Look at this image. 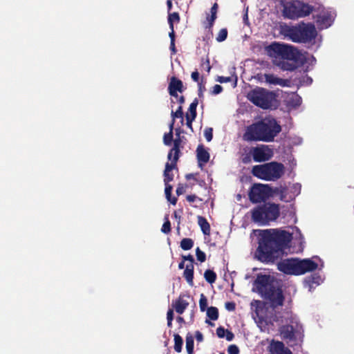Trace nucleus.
Returning a JSON list of instances; mask_svg holds the SVG:
<instances>
[{
    "label": "nucleus",
    "instance_id": "obj_37",
    "mask_svg": "<svg viewBox=\"0 0 354 354\" xmlns=\"http://www.w3.org/2000/svg\"><path fill=\"white\" fill-rule=\"evenodd\" d=\"M180 20L179 15L177 12H173L169 15L168 17V23L169 24V26H171V24H174V21L178 22Z\"/></svg>",
    "mask_w": 354,
    "mask_h": 354
},
{
    "label": "nucleus",
    "instance_id": "obj_23",
    "mask_svg": "<svg viewBox=\"0 0 354 354\" xmlns=\"http://www.w3.org/2000/svg\"><path fill=\"white\" fill-rule=\"evenodd\" d=\"M176 162L171 163L167 162L164 171V182L165 184L169 183L173 180L174 175L171 173L172 169L174 168Z\"/></svg>",
    "mask_w": 354,
    "mask_h": 354
},
{
    "label": "nucleus",
    "instance_id": "obj_12",
    "mask_svg": "<svg viewBox=\"0 0 354 354\" xmlns=\"http://www.w3.org/2000/svg\"><path fill=\"white\" fill-rule=\"evenodd\" d=\"M253 309L252 317L260 328L261 330H265L268 325L267 308L264 302L254 300L251 303Z\"/></svg>",
    "mask_w": 354,
    "mask_h": 354
},
{
    "label": "nucleus",
    "instance_id": "obj_53",
    "mask_svg": "<svg viewBox=\"0 0 354 354\" xmlns=\"http://www.w3.org/2000/svg\"><path fill=\"white\" fill-rule=\"evenodd\" d=\"M225 307L228 310H234L235 309V304L232 302H229L225 304Z\"/></svg>",
    "mask_w": 354,
    "mask_h": 354
},
{
    "label": "nucleus",
    "instance_id": "obj_62",
    "mask_svg": "<svg viewBox=\"0 0 354 354\" xmlns=\"http://www.w3.org/2000/svg\"><path fill=\"white\" fill-rule=\"evenodd\" d=\"M167 6L168 10H170L171 9V8H172L171 0H167Z\"/></svg>",
    "mask_w": 354,
    "mask_h": 354
},
{
    "label": "nucleus",
    "instance_id": "obj_4",
    "mask_svg": "<svg viewBox=\"0 0 354 354\" xmlns=\"http://www.w3.org/2000/svg\"><path fill=\"white\" fill-rule=\"evenodd\" d=\"M323 268L324 262L317 256L301 260L287 259L277 263L278 270L287 274L300 275L317 269L322 270Z\"/></svg>",
    "mask_w": 354,
    "mask_h": 354
},
{
    "label": "nucleus",
    "instance_id": "obj_46",
    "mask_svg": "<svg viewBox=\"0 0 354 354\" xmlns=\"http://www.w3.org/2000/svg\"><path fill=\"white\" fill-rule=\"evenodd\" d=\"M226 330L224 328L220 326L216 329V335L218 337L223 338L225 335Z\"/></svg>",
    "mask_w": 354,
    "mask_h": 354
},
{
    "label": "nucleus",
    "instance_id": "obj_25",
    "mask_svg": "<svg viewBox=\"0 0 354 354\" xmlns=\"http://www.w3.org/2000/svg\"><path fill=\"white\" fill-rule=\"evenodd\" d=\"M198 223L201 227V229L203 233L205 235H209L210 234V225L209 223L207 221L206 218L204 217L199 216H198Z\"/></svg>",
    "mask_w": 354,
    "mask_h": 354
},
{
    "label": "nucleus",
    "instance_id": "obj_26",
    "mask_svg": "<svg viewBox=\"0 0 354 354\" xmlns=\"http://www.w3.org/2000/svg\"><path fill=\"white\" fill-rule=\"evenodd\" d=\"M198 104V100L196 98L189 105L188 112L186 113V115H188L189 118L192 119H195L196 117V107Z\"/></svg>",
    "mask_w": 354,
    "mask_h": 354
},
{
    "label": "nucleus",
    "instance_id": "obj_50",
    "mask_svg": "<svg viewBox=\"0 0 354 354\" xmlns=\"http://www.w3.org/2000/svg\"><path fill=\"white\" fill-rule=\"evenodd\" d=\"M225 336L227 341H232L234 337V334L232 332L229 331L228 330H226Z\"/></svg>",
    "mask_w": 354,
    "mask_h": 354
},
{
    "label": "nucleus",
    "instance_id": "obj_7",
    "mask_svg": "<svg viewBox=\"0 0 354 354\" xmlns=\"http://www.w3.org/2000/svg\"><path fill=\"white\" fill-rule=\"evenodd\" d=\"M284 173V165L275 161L255 165L252 169L254 176L267 181H276L281 178Z\"/></svg>",
    "mask_w": 354,
    "mask_h": 354
},
{
    "label": "nucleus",
    "instance_id": "obj_6",
    "mask_svg": "<svg viewBox=\"0 0 354 354\" xmlns=\"http://www.w3.org/2000/svg\"><path fill=\"white\" fill-rule=\"evenodd\" d=\"M281 33L289 40L295 43L310 42L317 36V30L311 24H302L299 26H283Z\"/></svg>",
    "mask_w": 354,
    "mask_h": 354
},
{
    "label": "nucleus",
    "instance_id": "obj_16",
    "mask_svg": "<svg viewBox=\"0 0 354 354\" xmlns=\"http://www.w3.org/2000/svg\"><path fill=\"white\" fill-rule=\"evenodd\" d=\"M262 80H263L267 84L279 85L283 87L288 86L290 84L289 80L279 78L276 75L270 73L264 74Z\"/></svg>",
    "mask_w": 354,
    "mask_h": 354
},
{
    "label": "nucleus",
    "instance_id": "obj_59",
    "mask_svg": "<svg viewBox=\"0 0 354 354\" xmlns=\"http://www.w3.org/2000/svg\"><path fill=\"white\" fill-rule=\"evenodd\" d=\"M196 198V196L195 195H188L187 196V200L189 202H194V201H195Z\"/></svg>",
    "mask_w": 354,
    "mask_h": 354
},
{
    "label": "nucleus",
    "instance_id": "obj_58",
    "mask_svg": "<svg viewBox=\"0 0 354 354\" xmlns=\"http://www.w3.org/2000/svg\"><path fill=\"white\" fill-rule=\"evenodd\" d=\"M295 103L294 104L295 106H299L301 102V97H299L298 95L295 96Z\"/></svg>",
    "mask_w": 354,
    "mask_h": 354
},
{
    "label": "nucleus",
    "instance_id": "obj_28",
    "mask_svg": "<svg viewBox=\"0 0 354 354\" xmlns=\"http://www.w3.org/2000/svg\"><path fill=\"white\" fill-rule=\"evenodd\" d=\"M186 349L188 354H193L194 337L190 334H187L186 336Z\"/></svg>",
    "mask_w": 354,
    "mask_h": 354
},
{
    "label": "nucleus",
    "instance_id": "obj_44",
    "mask_svg": "<svg viewBox=\"0 0 354 354\" xmlns=\"http://www.w3.org/2000/svg\"><path fill=\"white\" fill-rule=\"evenodd\" d=\"M233 80L232 77H224V76H218L216 79V81L220 83H227L232 82Z\"/></svg>",
    "mask_w": 354,
    "mask_h": 354
},
{
    "label": "nucleus",
    "instance_id": "obj_48",
    "mask_svg": "<svg viewBox=\"0 0 354 354\" xmlns=\"http://www.w3.org/2000/svg\"><path fill=\"white\" fill-rule=\"evenodd\" d=\"M191 77H192V79L194 82H198V80H199V73L197 71H195L192 72V73L191 75Z\"/></svg>",
    "mask_w": 354,
    "mask_h": 354
},
{
    "label": "nucleus",
    "instance_id": "obj_42",
    "mask_svg": "<svg viewBox=\"0 0 354 354\" xmlns=\"http://www.w3.org/2000/svg\"><path fill=\"white\" fill-rule=\"evenodd\" d=\"M216 19V15L211 14V15H208L207 17V21H208V26H206V28H212L214 21Z\"/></svg>",
    "mask_w": 354,
    "mask_h": 354
},
{
    "label": "nucleus",
    "instance_id": "obj_5",
    "mask_svg": "<svg viewBox=\"0 0 354 354\" xmlns=\"http://www.w3.org/2000/svg\"><path fill=\"white\" fill-rule=\"evenodd\" d=\"M254 286L261 297L270 301L272 308L283 305L284 297L282 290L273 283L269 275H257Z\"/></svg>",
    "mask_w": 354,
    "mask_h": 354
},
{
    "label": "nucleus",
    "instance_id": "obj_56",
    "mask_svg": "<svg viewBox=\"0 0 354 354\" xmlns=\"http://www.w3.org/2000/svg\"><path fill=\"white\" fill-rule=\"evenodd\" d=\"M170 50L172 52V54H176V47H175V41H171L170 42Z\"/></svg>",
    "mask_w": 354,
    "mask_h": 354
},
{
    "label": "nucleus",
    "instance_id": "obj_13",
    "mask_svg": "<svg viewBox=\"0 0 354 354\" xmlns=\"http://www.w3.org/2000/svg\"><path fill=\"white\" fill-rule=\"evenodd\" d=\"M271 189L268 185L255 184L249 193L250 201L254 203L265 201L270 196Z\"/></svg>",
    "mask_w": 354,
    "mask_h": 354
},
{
    "label": "nucleus",
    "instance_id": "obj_8",
    "mask_svg": "<svg viewBox=\"0 0 354 354\" xmlns=\"http://www.w3.org/2000/svg\"><path fill=\"white\" fill-rule=\"evenodd\" d=\"M283 318L286 324L279 329L282 338L288 342L301 339L303 335V328L297 315L288 311L285 313Z\"/></svg>",
    "mask_w": 354,
    "mask_h": 354
},
{
    "label": "nucleus",
    "instance_id": "obj_54",
    "mask_svg": "<svg viewBox=\"0 0 354 354\" xmlns=\"http://www.w3.org/2000/svg\"><path fill=\"white\" fill-rule=\"evenodd\" d=\"M217 10H218V4L216 3H215L211 8V10H210L211 14L216 15Z\"/></svg>",
    "mask_w": 354,
    "mask_h": 354
},
{
    "label": "nucleus",
    "instance_id": "obj_41",
    "mask_svg": "<svg viewBox=\"0 0 354 354\" xmlns=\"http://www.w3.org/2000/svg\"><path fill=\"white\" fill-rule=\"evenodd\" d=\"M291 192L293 194L294 196L299 194L301 191V185L299 183L293 184L290 188Z\"/></svg>",
    "mask_w": 354,
    "mask_h": 354
},
{
    "label": "nucleus",
    "instance_id": "obj_63",
    "mask_svg": "<svg viewBox=\"0 0 354 354\" xmlns=\"http://www.w3.org/2000/svg\"><path fill=\"white\" fill-rule=\"evenodd\" d=\"M174 122H175V120H172L171 124H169V132L173 133Z\"/></svg>",
    "mask_w": 354,
    "mask_h": 354
},
{
    "label": "nucleus",
    "instance_id": "obj_31",
    "mask_svg": "<svg viewBox=\"0 0 354 354\" xmlns=\"http://www.w3.org/2000/svg\"><path fill=\"white\" fill-rule=\"evenodd\" d=\"M183 339L178 334L174 335V350L180 353L182 351V346H183Z\"/></svg>",
    "mask_w": 354,
    "mask_h": 354
},
{
    "label": "nucleus",
    "instance_id": "obj_57",
    "mask_svg": "<svg viewBox=\"0 0 354 354\" xmlns=\"http://www.w3.org/2000/svg\"><path fill=\"white\" fill-rule=\"evenodd\" d=\"M184 261L185 260H187V261H189L190 263H192V264H193V262H194V258L192 255H187V256H183V257Z\"/></svg>",
    "mask_w": 354,
    "mask_h": 354
},
{
    "label": "nucleus",
    "instance_id": "obj_45",
    "mask_svg": "<svg viewBox=\"0 0 354 354\" xmlns=\"http://www.w3.org/2000/svg\"><path fill=\"white\" fill-rule=\"evenodd\" d=\"M223 91V87L219 84H216L213 86L212 94L213 95H218L221 93Z\"/></svg>",
    "mask_w": 354,
    "mask_h": 354
},
{
    "label": "nucleus",
    "instance_id": "obj_52",
    "mask_svg": "<svg viewBox=\"0 0 354 354\" xmlns=\"http://www.w3.org/2000/svg\"><path fill=\"white\" fill-rule=\"evenodd\" d=\"M195 337L198 342H202L203 340V335L200 331L196 332Z\"/></svg>",
    "mask_w": 354,
    "mask_h": 354
},
{
    "label": "nucleus",
    "instance_id": "obj_11",
    "mask_svg": "<svg viewBox=\"0 0 354 354\" xmlns=\"http://www.w3.org/2000/svg\"><path fill=\"white\" fill-rule=\"evenodd\" d=\"M313 7L300 1H293L283 6V16L290 19H297L309 15Z\"/></svg>",
    "mask_w": 354,
    "mask_h": 354
},
{
    "label": "nucleus",
    "instance_id": "obj_49",
    "mask_svg": "<svg viewBox=\"0 0 354 354\" xmlns=\"http://www.w3.org/2000/svg\"><path fill=\"white\" fill-rule=\"evenodd\" d=\"M301 82L305 83L307 85H309L313 82V80L310 77L305 76L302 77Z\"/></svg>",
    "mask_w": 354,
    "mask_h": 354
},
{
    "label": "nucleus",
    "instance_id": "obj_33",
    "mask_svg": "<svg viewBox=\"0 0 354 354\" xmlns=\"http://www.w3.org/2000/svg\"><path fill=\"white\" fill-rule=\"evenodd\" d=\"M161 232L164 234H169L171 232V223L168 215L165 216V222L162 226Z\"/></svg>",
    "mask_w": 354,
    "mask_h": 354
},
{
    "label": "nucleus",
    "instance_id": "obj_34",
    "mask_svg": "<svg viewBox=\"0 0 354 354\" xmlns=\"http://www.w3.org/2000/svg\"><path fill=\"white\" fill-rule=\"evenodd\" d=\"M227 36V30L226 28H222L218 32V34L216 37V41L218 42L223 41L226 39Z\"/></svg>",
    "mask_w": 354,
    "mask_h": 354
},
{
    "label": "nucleus",
    "instance_id": "obj_32",
    "mask_svg": "<svg viewBox=\"0 0 354 354\" xmlns=\"http://www.w3.org/2000/svg\"><path fill=\"white\" fill-rule=\"evenodd\" d=\"M194 245V241L189 238L183 239L180 241V247L184 250H190Z\"/></svg>",
    "mask_w": 354,
    "mask_h": 354
},
{
    "label": "nucleus",
    "instance_id": "obj_55",
    "mask_svg": "<svg viewBox=\"0 0 354 354\" xmlns=\"http://www.w3.org/2000/svg\"><path fill=\"white\" fill-rule=\"evenodd\" d=\"M173 316H174V313H173V310L171 309H169L168 311H167V320H173Z\"/></svg>",
    "mask_w": 354,
    "mask_h": 354
},
{
    "label": "nucleus",
    "instance_id": "obj_9",
    "mask_svg": "<svg viewBox=\"0 0 354 354\" xmlns=\"http://www.w3.org/2000/svg\"><path fill=\"white\" fill-rule=\"evenodd\" d=\"M279 207L274 203H267L252 210V221L259 225H268L279 216Z\"/></svg>",
    "mask_w": 354,
    "mask_h": 354
},
{
    "label": "nucleus",
    "instance_id": "obj_27",
    "mask_svg": "<svg viewBox=\"0 0 354 354\" xmlns=\"http://www.w3.org/2000/svg\"><path fill=\"white\" fill-rule=\"evenodd\" d=\"M172 186L169 183L165 184V193L167 199L173 205L176 203L177 199L175 197L171 198Z\"/></svg>",
    "mask_w": 354,
    "mask_h": 354
},
{
    "label": "nucleus",
    "instance_id": "obj_18",
    "mask_svg": "<svg viewBox=\"0 0 354 354\" xmlns=\"http://www.w3.org/2000/svg\"><path fill=\"white\" fill-rule=\"evenodd\" d=\"M270 354H292L291 351L281 342H272L270 346Z\"/></svg>",
    "mask_w": 354,
    "mask_h": 354
},
{
    "label": "nucleus",
    "instance_id": "obj_39",
    "mask_svg": "<svg viewBox=\"0 0 354 354\" xmlns=\"http://www.w3.org/2000/svg\"><path fill=\"white\" fill-rule=\"evenodd\" d=\"M199 306H200L201 310L203 312L205 311L207 308V301L206 297L203 295H201V299L199 301Z\"/></svg>",
    "mask_w": 354,
    "mask_h": 354
},
{
    "label": "nucleus",
    "instance_id": "obj_24",
    "mask_svg": "<svg viewBox=\"0 0 354 354\" xmlns=\"http://www.w3.org/2000/svg\"><path fill=\"white\" fill-rule=\"evenodd\" d=\"M183 276L187 280V283L192 286L194 285V265L192 264V263H189L186 266L183 272Z\"/></svg>",
    "mask_w": 354,
    "mask_h": 354
},
{
    "label": "nucleus",
    "instance_id": "obj_1",
    "mask_svg": "<svg viewBox=\"0 0 354 354\" xmlns=\"http://www.w3.org/2000/svg\"><path fill=\"white\" fill-rule=\"evenodd\" d=\"M258 248L255 257L263 263H273L278 259L292 239V234L279 229L255 230Z\"/></svg>",
    "mask_w": 354,
    "mask_h": 354
},
{
    "label": "nucleus",
    "instance_id": "obj_2",
    "mask_svg": "<svg viewBox=\"0 0 354 354\" xmlns=\"http://www.w3.org/2000/svg\"><path fill=\"white\" fill-rule=\"evenodd\" d=\"M268 55L275 59L274 62L283 71H294L297 62L302 61V55L295 48L274 42L266 48Z\"/></svg>",
    "mask_w": 354,
    "mask_h": 354
},
{
    "label": "nucleus",
    "instance_id": "obj_60",
    "mask_svg": "<svg viewBox=\"0 0 354 354\" xmlns=\"http://www.w3.org/2000/svg\"><path fill=\"white\" fill-rule=\"evenodd\" d=\"M198 95L201 96L203 92V90H205V87L201 83L198 84Z\"/></svg>",
    "mask_w": 354,
    "mask_h": 354
},
{
    "label": "nucleus",
    "instance_id": "obj_3",
    "mask_svg": "<svg viewBox=\"0 0 354 354\" xmlns=\"http://www.w3.org/2000/svg\"><path fill=\"white\" fill-rule=\"evenodd\" d=\"M281 131V127L276 120L266 118L248 127L243 139L248 142H271Z\"/></svg>",
    "mask_w": 354,
    "mask_h": 354
},
{
    "label": "nucleus",
    "instance_id": "obj_36",
    "mask_svg": "<svg viewBox=\"0 0 354 354\" xmlns=\"http://www.w3.org/2000/svg\"><path fill=\"white\" fill-rule=\"evenodd\" d=\"M173 141V133L169 132L167 133H165L163 137V142L165 145L169 146L171 145V142Z\"/></svg>",
    "mask_w": 354,
    "mask_h": 354
},
{
    "label": "nucleus",
    "instance_id": "obj_10",
    "mask_svg": "<svg viewBox=\"0 0 354 354\" xmlns=\"http://www.w3.org/2000/svg\"><path fill=\"white\" fill-rule=\"evenodd\" d=\"M247 97L254 105L263 109L271 108L273 102L276 100L274 92L261 87H257L250 91Z\"/></svg>",
    "mask_w": 354,
    "mask_h": 354
},
{
    "label": "nucleus",
    "instance_id": "obj_35",
    "mask_svg": "<svg viewBox=\"0 0 354 354\" xmlns=\"http://www.w3.org/2000/svg\"><path fill=\"white\" fill-rule=\"evenodd\" d=\"M183 108H182V106H179V107L178 108V109L176 111H171V117H172V120H175L176 118H181L182 119V122H183Z\"/></svg>",
    "mask_w": 354,
    "mask_h": 354
},
{
    "label": "nucleus",
    "instance_id": "obj_20",
    "mask_svg": "<svg viewBox=\"0 0 354 354\" xmlns=\"http://www.w3.org/2000/svg\"><path fill=\"white\" fill-rule=\"evenodd\" d=\"M322 277L318 274H315L310 277H308L304 280L305 286L308 288L311 291L315 286L319 285L322 282Z\"/></svg>",
    "mask_w": 354,
    "mask_h": 354
},
{
    "label": "nucleus",
    "instance_id": "obj_40",
    "mask_svg": "<svg viewBox=\"0 0 354 354\" xmlns=\"http://www.w3.org/2000/svg\"><path fill=\"white\" fill-rule=\"evenodd\" d=\"M204 136L207 141L210 142L213 138L212 129L206 128L204 131Z\"/></svg>",
    "mask_w": 354,
    "mask_h": 354
},
{
    "label": "nucleus",
    "instance_id": "obj_43",
    "mask_svg": "<svg viewBox=\"0 0 354 354\" xmlns=\"http://www.w3.org/2000/svg\"><path fill=\"white\" fill-rule=\"evenodd\" d=\"M228 354H239V349L236 345H230L227 348Z\"/></svg>",
    "mask_w": 354,
    "mask_h": 354
},
{
    "label": "nucleus",
    "instance_id": "obj_14",
    "mask_svg": "<svg viewBox=\"0 0 354 354\" xmlns=\"http://www.w3.org/2000/svg\"><path fill=\"white\" fill-rule=\"evenodd\" d=\"M336 16L335 10L331 8H323L319 14L316 15L315 21L319 28L324 29L330 27Z\"/></svg>",
    "mask_w": 354,
    "mask_h": 354
},
{
    "label": "nucleus",
    "instance_id": "obj_21",
    "mask_svg": "<svg viewBox=\"0 0 354 354\" xmlns=\"http://www.w3.org/2000/svg\"><path fill=\"white\" fill-rule=\"evenodd\" d=\"M189 302L180 296L174 303V307L177 313L181 315L189 306Z\"/></svg>",
    "mask_w": 354,
    "mask_h": 354
},
{
    "label": "nucleus",
    "instance_id": "obj_51",
    "mask_svg": "<svg viewBox=\"0 0 354 354\" xmlns=\"http://www.w3.org/2000/svg\"><path fill=\"white\" fill-rule=\"evenodd\" d=\"M186 120H187V126L192 130V122L195 119H192L191 118H189L188 115H186Z\"/></svg>",
    "mask_w": 354,
    "mask_h": 354
},
{
    "label": "nucleus",
    "instance_id": "obj_29",
    "mask_svg": "<svg viewBox=\"0 0 354 354\" xmlns=\"http://www.w3.org/2000/svg\"><path fill=\"white\" fill-rule=\"evenodd\" d=\"M204 277L208 283L212 284L215 282L216 279V274L214 271L207 270L204 273Z\"/></svg>",
    "mask_w": 354,
    "mask_h": 354
},
{
    "label": "nucleus",
    "instance_id": "obj_22",
    "mask_svg": "<svg viewBox=\"0 0 354 354\" xmlns=\"http://www.w3.org/2000/svg\"><path fill=\"white\" fill-rule=\"evenodd\" d=\"M181 143L180 138H177L174 140V147L168 153V159L171 160V157L174 153L173 162H176L178 159L179 148Z\"/></svg>",
    "mask_w": 354,
    "mask_h": 354
},
{
    "label": "nucleus",
    "instance_id": "obj_47",
    "mask_svg": "<svg viewBox=\"0 0 354 354\" xmlns=\"http://www.w3.org/2000/svg\"><path fill=\"white\" fill-rule=\"evenodd\" d=\"M171 29V32L169 34V36L170 37L171 41H175V33L174 30V24H171V26H169Z\"/></svg>",
    "mask_w": 354,
    "mask_h": 354
},
{
    "label": "nucleus",
    "instance_id": "obj_38",
    "mask_svg": "<svg viewBox=\"0 0 354 354\" xmlns=\"http://www.w3.org/2000/svg\"><path fill=\"white\" fill-rule=\"evenodd\" d=\"M196 255L197 257V260L200 262H204L206 259V255L205 252L201 251L199 248H197L196 250Z\"/></svg>",
    "mask_w": 354,
    "mask_h": 354
},
{
    "label": "nucleus",
    "instance_id": "obj_15",
    "mask_svg": "<svg viewBox=\"0 0 354 354\" xmlns=\"http://www.w3.org/2000/svg\"><path fill=\"white\" fill-rule=\"evenodd\" d=\"M250 153L254 162H261L269 160L273 156L272 150L267 145H260L251 148Z\"/></svg>",
    "mask_w": 354,
    "mask_h": 354
},
{
    "label": "nucleus",
    "instance_id": "obj_17",
    "mask_svg": "<svg viewBox=\"0 0 354 354\" xmlns=\"http://www.w3.org/2000/svg\"><path fill=\"white\" fill-rule=\"evenodd\" d=\"M183 82L175 77L171 78L170 82L168 86V91L170 95L178 97V95L177 91L183 92Z\"/></svg>",
    "mask_w": 354,
    "mask_h": 354
},
{
    "label": "nucleus",
    "instance_id": "obj_61",
    "mask_svg": "<svg viewBox=\"0 0 354 354\" xmlns=\"http://www.w3.org/2000/svg\"><path fill=\"white\" fill-rule=\"evenodd\" d=\"M177 98L180 104H182L185 102V98L183 96H178Z\"/></svg>",
    "mask_w": 354,
    "mask_h": 354
},
{
    "label": "nucleus",
    "instance_id": "obj_30",
    "mask_svg": "<svg viewBox=\"0 0 354 354\" xmlns=\"http://www.w3.org/2000/svg\"><path fill=\"white\" fill-rule=\"evenodd\" d=\"M207 315L212 320H216L218 317V310L216 307H209L207 309Z\"/></svg>",
    "mask_w": 354,
    "mask_h": 354
},
{
    "label": "nucleus",
    "instance_id": "obj_64",
    "mask_svg": "<svg viewBox=\"0 0 354 354\" xmlns=\"http://www.w3.org/2000/svg\"><path fill=\"white\" fill-rule=\"evenodd\" d=\"M249 161H250V158H248V157H245L243 158V162H244V163H248V162H249Z\"/></svg>",
    "mask_w": 354,
    "mask_h": 354
},
{
    "label": "nucleus",
    "instance_id": "obj_19",
    "mask_svg": "<svg viewBox=\"0 0 354 354\" xmlns=\"http://www.w3.org/2000/svg\"><path fill=\"white\" fill-rule=\"evenodd\" d=\"M196 156L200 167H202L203 165L207 163L209 160V153L203 145L198 146L196 149Z\"/></svg>",
    "mask_w": 354,
    "mask_h": 354
}]
</instances>
